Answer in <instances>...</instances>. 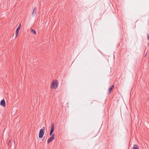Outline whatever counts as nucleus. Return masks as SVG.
Here are the masks:
<instances>
[{"instance_id":"10","label":"nucleus","mask_w":149,"mask_h":149,"mask_svg":"<svg viewBox=\"0 0 149 149\" xmlns=\"http://www.w3.org/2000/svg\"><path fill=\"white\" fill-rule=\"evenodd\" d=\"M31 32L33 33L34 34H36V31L33 29H31Z\"/></svg>"},{"instance_id":"5","label":"nucleus","mask_w":149,"mask_h":149,"mask_svg":"<svg viewBox=\"0 0 149 149\" xmlns=\"http://www.w3.org/2000/svg\"><path fill=\"white\" fill-rule=\"evenodd\" d=\"M114 85H111L109 88L108 89L109 92H108V94H109L111 93L112 90L113 89V88H114Z\"/></svg>"},{"instance_id":"7","label":"nucleus","mask_w":149,"mask_h":149,"mask_svg":"<svg viewBox=\"0 0 149 149\" xmlns=\"http://www.w3.org/2000/svg\"><path fill=\"white\" fill-rule=\"evenodd\" d=\"M132 149H139V146L137 145H134Z\"/></svg>"},{"instance_id":"6","label":"nucleus","mask_w":149,"mask_h":149,"mask_svg":"<svg viewBox=\"0 0 149 149\" xmlns=\"http://www.w3.org/2000/svg\"><path fill=\"white\" fill-rule=\"evenodd\" d=\"M0 105L3 107H4L5 106L6 103L4 99H3L0 102Z\"/></svg>"},{"instance_id":"1","label":"nucleus","mask_w":149,"mask_h":149,"mask_svg":"<svg viewBox=\"0 0 149 149\" xmlns=\"http://www.w3.org/2000/svg\"><path fill=\"white\" fill-rule=\"evenodd\" d=\"M58 85V81L55 80L52 82L50 87L52 89H56L57 88Z\"/></svg>"},{"instance_id":"12","label":"nucleus","mask_w":149,"mask_h":149,"mask_svg":"<svg viewBox=\"0 0 149 149\" xmlns=\"http://www.w3.org/2000/svg\"><path fill=\"white\" fill-rule=\"evenodd\" d=\"M147 39L149 40V35L148 34H147Z\"/></svg>"},{"instance_id":"2","label":"nucleus","mask_w":149,"mask_h":149,"mask_svg":"<svg viewBox=\"0 0 149 149\" xmlns=\"http://www.w3.org/2000/svg\"><path fill=\"white\" fill-rule=\"evenodd\" d=\"M45 130V127H43L42 129L40 130L39 134V138H41L43 137Z\"/></svg>"},{"instance_id":"9","label":"nucleus","mask_w":149,"mask_h":149,"mask_svg":"<svg viewBox=\"0 0 149 149\" xmlns=\"http://www.w3.org/2000/svg\"><path fill=\"white\" fill-rule=\"evenodd\" d=\"M36 8L35 7L34 8V9L33 10V12L32 13V15L33 16V15H34V13L35 14L36 13Z\"/></svg>"},{"instance_id":"3","label":"nucleus","mask_w":149,"mask_h":149,"mask_svg":"<svg viewBox=\"0 0 149 149\" xmlns=\"http://www.w3.org/2000/svg\"><path fill=\"white\" fill-rule=\"evenodd\" d=\"M21 24H20L19 25L18 27L17 28V29L16 30L15 38L17 37V36L18 34V32H19V29L21 28Z\"/></svg>"},{"instance_id":"13","label":"nucleus","mask_w":149,"mask_h":149,"mask_svg":"<svg viewBox=\"0 0 149 149\" xmlns=\"http://www.w3.org/2000/svg\"><path fill=\"white\" fill-rule=\"evenodd\" d=\"M146 55H145V57H146Z\"/></svg>"},{"instance_id":"8","label":"nucleus","mask_w":149,"mask_h":149,"mask_svg":"<svg viewBox=\"0 0 149 149\" xmlns=\"http://www.w3.org/2000/svg\"><path fill=\"white\" fill-rule=\"evenodd\" d=\"M54 140L52 139L51 137H50L47 140V143H49L52 142Z\"/></svg>"},{"instance_id":"11","label":"nucleus","mask_w":149,"mask_h":149,"mask_svg":"<svg viewBox=\"0 0 149 149\" xmlns=\"http://www.w3.org/2000/svg\"><path fill=\"white\" fill-rule=\"evenodd\" d=\"M54 135H55V134H54L52 135V136H51V137H51L52 139L54 140Z\"/></svg>"},{"instance_id":"14","label":"nucleus","mask_w":149,"mask_h":149,"mask_svg":"<svg viewBox=\"0 0 149 149\" xmlns=\"http://www.w3.org/2000/svg\"><path fill=\"white\" fill-rule=\"evenodd\" d=\"M10 141H9V142H10Z\"/></svg>"},{"instance_id":"4","label":"nucleus","mask_w":149,"mask_h":149,"mask_svg":"<svg viewBox=\"0 0 149 149\" xmlns=\"http://www.w3.org/2000/svg\"><path fill=\"white\" fill-rule=\"evenodd\" d=\"M54 124L53 123L52 124L51 129L49 133V135L51 136L54 130Z\"/></svg>"}]
</instances>
